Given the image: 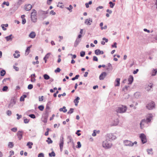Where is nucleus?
Instances as JSON below:
<instances>
[{"label": "nucleus", "instance_id": "16", "mask_svg": "<svg viewBox=\"0 0 157 157\" xmlns=\"http://www.w3.org/2000/svg\"><path fill=\"white\" fill-rule=\"evenodd\" d=\"M95 53L96 55H99L103 54L104 52L103 51H101L99 49H97L95 50Z\"/></svg>", "mask_w": 157, "mask_h": 157}, {"label": "nucleus", "instance_id": "61", "mask_svg": "<svg viewBox=\"0 0 157 157\" xmlns=\"http://www.w3.org/2000/svg\"><path fill=\"white\" fill-rule=\"evenodd\" d=\"M13 68L15 70L17 71L19 70V68L17 67H16L15 66H13Z\"/></svg>", "mask_w": 157, "mask_h": 157}, {"label": "nucleus", "instance_id": "32", "mask_svg": "<svg viewBox=\"0 0 157 157\" xmlns=\"http://www.w3.org/2000/svg\"><path fill=\"white\" fill-rule=\"evenodd\" d=\"M44 77L45 79L48 80L50 78V77L47 74H44Z\"/></svg>", "mask_w": 157, "mask_h": 157}, {"label": "nucleus", "instance_id": "56", "mask_svg": "<svg viewBox=\"0 0 157 157\" xmlns=\"http://www.w3.org/2000/svg\"><path fill=\"white\" fill-rule=\"evenodd\" d=\"M44 99V97L43 96H42L41 97H39V101H42Z\"/></svg>", "mask_w": 157, "mask_h": 157}, {"label": "nucleus", "instance_id": "22", "mask_svg": "<svg viewBox=\"0 0 157 157\" xmlns=\"http://www.w3.org/2000/svg\"><path fill=\"white\" fill-rule=\"evenodd\" d=\"M152 84L151 83H150L149 85H148L146 87V89L147 90H151V89L152 88Z\"/></svg>", "mask_w": 157, "mask_h": 157}, {"label": "nucleus", "instance_id": "21", "mask_svg": "<svg viewBox=\"0 0 157 157\" xmlns=\"http://www.w3.org/2000/svg\"><path fill=\"white\" fill-rule=\"evenodd\" d=\"M5 38L7 41H9L10 40H11L13 38L12 35L11 34L8 36L6 37Z\"/></svg>", "mask_w": 157, "mask_h": 157}, {"label": "nucleus", "instance_id": "18", "mask_svg": "<svg viewBox=\"0 0 157 157\" xmlns=\"http://www.w3.org/2000/svg\"><path fill=\"white\" fill-rule=\"evenodd\" d=\"M32 8V5L30 4L26 5L25 6V9L27 11L30 10Z\"/></svg>", "mask_w": 157, "mask_h": 157}, {"label": "nucleus", "instance_id": "52", "mask_svg": "<svg viewBox=\"0 0 157 157\" xmlns=\"http://www.w3.org/2000/svg\"><path fill=\"white\" fill-rule=\"evenodd\" d=\"M36 81L35 78L31 77V81L33 82H34Z\"/></svg>", "mask_w": 157, "mask_h": 157}, {"label": "nucleus", "instance_id": "7", "mask_svg": "<svg viewBox=\"0 0 157 157\" xmlns=\"http://www.w3.org/2000/svg\"><path fill=\"white\" fill-rule=\"evenodd\" d=\"M16 98L14 97H12L10 100V102L9 105V107L13 106L16 103Z\"/></svg>", "mask_w": 157, "mask_h": 157}, {"label": "nucleus", "instance_id": "48", "mask_svg": "<svg viewBox=\"0 0 157 157\" xmlns=\"http://www.w3.org/2000/svg\"><path fill=\"white\" fill-rule=\"evenodd\" d=\"M8 116H10L12 114L11 111L10 110H8L6 112Z\"/></svg>", "mask_w": 157, "mask_h": 157}, {"label": "nucleus", "instance_id": "13", "mask_svg": "<svg viewBox=\"0 0 157 157\" xmlns=\"http://www.w3.org/2000/svg\"><path fill=\"white\" fill-rule=\"evenodd\" d=\"M107 74L105 72H102L100 75L99 78L100 80H102L104 79L105 78Z\"/></svg>", "mask_w": 157, "mask_h": 157}, {"label": "nucleus", "instance_id": "50", "mask_svg": "<svg viewBox=\"0 0 157 157\" xmlns=\"http://www.w3.org/2000/svg\"><path fill=\"white\" fill-rule=\"evenodd\" d=\"M30 117H31V118L34 119L36 118L35 116V115L33 114H30L29 116Z\"/></svg>", "mask_w": 157, "mask_h": 157}, {"label": "nucleus", "instance_id": "27", "mask_svg": "<svg viewBox=\"0 0 157 157\" xmlns=\"http://www.w3.org/2000/svg\"><path fill=\"white\" fill-rule=\"evenodd\" d=\"M60 111H63L64 113H66L67 111V109H66V107L65 106H63L62 108H61L59 109Z\"/></svg>", "mask_w": 157, "mask_h": 157}, {"label": "nucleus", "instance_id": "6", "mask_svg": "<svg viewBox=\"0 0 157 157\" xmlns=\"http://www.w3.org/2000/svg\"><path fill=\"white\" fill-rule=\"evenodd\" d=\"M146 107L147 109L151 110L155 108V104L153 101H151L147 105Z\"/></svg>", "mask_w": 157, "mask_h": 157}, {"label": "nucleus", "instance_id": "10", "mask_svg": "<svg viewBox=\"0 0 157 157\" xmlns=\"http://www.w3.org/2000/svg\"><path fill=\"white\" fill-rule=\"evenodd\" d=\"M23 135V132L22 131H18L17 132V136L19 140H21V139L22 138Z\"/></svg>", "mask_w": 157, "mask_h": 157}, {"label": "nucleus", "instance_id": "39", "mask_svg": "<svg viewBox=\"0 0 157 157\" xmlns=\"http://www.w3.org/2000/svg\"><path fill=\"white\" fill-rule=\"evenodd\" d=\"M152 149H150L147 150V152L149 154H151L152 153Z\"/></svg>", "mask_w": 157, "mask_h": 157}, {"label": "nucleus", "instance_id": "15", "mask_svg": "<svg viewBox=\"0 0 157 157\" xmlns=\"http://www.w3.org/2000/svg\"><path fill=\"white\" fill-rule=\"evenodd\" d=\"M20 52L17 51H15V53L13 54V56L15 58H18L20 56V54H19Z\"/></svg>", "mask_w": 157, "mask_h": 157}, {"label": "nucleus", "instance_id": "25", "mask_svg": "<svg viewBox=\"0 0 157 157\" xmlns=\"http://www.w3.org/2000/svg\"><path fill=\"white\" fill-rule=\"evenodd\" d=\"M80 99V98L78 97H77L74 100V102L75 103V105L76 106L78 105V104L79 102L78 101Z\"/></svg>", "mask_w": 157, "mask_h": 157}, {"label": "nucleus", "instance_id": "1", "mask_svg": "<svg viewBox=\"0 0 157 157\" xmlns=\"http://www.w3.org/2000/svg\"><path fill=\"white\" fill-rule=\"evenodd\" d=\"M152 119V116L151 115H150L149 117L147 118L146 119H143L142 120L140 123V128L141 129H143L144 128L145 125L147 124L148 122H150Z\"/></svg>", "mask_w": 157, "mask_h": 157}, {"label": "nucleus", "instance_id": "44", "mask_svg": "<svg viewBox=\"0 0 157 157\" xmlns=\"http://www.w3.org/2000/svg\"><path fill=\"white\" fill-rule=\"evenodd\" d=\"M79 75H77L75 76V77L73 78H72V80H74L76 79H78V78L79 77Z\"/></svg>", "mask_w": 157, "mask_h": 157}, {"label": "nucleus", "instance_id": "14", "mask_svg": "<svg viewBox=\"0 0 157 157\" xmlns=\"http://www.w3.org/2000/svg\"><path fill=\"white\" fill-rule=\"evenodd\" d=\"M120 79L119 78L116 79L114 82V85L115 86H120Z\"/></svg>", "mask_w": 157, "mask_h": 157}, {"label": "nucleus", "instance_id": "60", "mask_svg": "<svg viewBox=\"0 0 157 157\" xmlns=\"http://www.w3.org/2000/svg\"><path fill=\"white\" fill-rule=\"evenodd\" d=\"M112 47H114L115 48H117V43L116 42H115L112 45Z\"/></svg>", "mask_w": 157, "mask_h": 157}, {"label": "nucleus", "instance_id": "55", "mask_svg": "<svg viewBox=\"0 0 157 157\" xmlns=\"http://www.w3.org/2000/svg\"><path fill=\"white\" fill-rule=\"evenodd\" d=\"M29 121V120L28 119H25L24 120V122L25 123H28Z\"/></svg>", "mask_w": 157, "mask_h": 157}, {"label": "nucleus", "instance_id": "11", "mask_svg": "<svg viewBox=\"0 0 157 157\" xmlns=\"http://www.w3.org/2000/svg\"><path fill=\"white\" fill-rule=\"evenodd\" d=\"M64 144V139L63 137L60 139V142L59 143V147L61 151H62L63 150V148Z\"/></svg>", "mask_w": 157, "mask_h": 157}, {"label": "nucleus", "instance_id": "53", "mask_svg": "<svg viewBox=\"0 0 157 157\" xmlns=\"http://www.w3.org/2000/svg\"><path fill=\"white\" fill-rule=\"evenodd\" d=\"M44 155L43 153H40L38 155V157H44Z\"/></svg>", "mask_w": 157, "mask_h": 157}, {"label": "nucleus", "instance_id": "26", "mask_svg": "<svg viewBox=\"0 0 157 157\" xmlns=\"http://www.w3.org/2000/svg\"><path fill=\"white\" fill-rule=\"evenodd\" d=\"M33 145V143L32 142H29L27 144V146H28L29 148L31 149L32 148V146Z\"/></svg>", "mask_w": 157, "mask_h": 157}, {"label": "nucleus", "instance_id": "51", "mask_svg": "<svg viewBox=\"0 0 157 157\" xmlns=\"http://www.w3.org/2000/svg\"><path fill=\"white\" fill-rule=\"evenodd\" d=\"M66 95V94L65 93H63L62 94H59L58 95V96L59 98H60L61 97V96H65Z\"/></svg>", "mask_w": 157, "mask_h": 157}, {"label": "nucleus", "instance_id": "43", "mask_svg": "<svg viewBox=\"0 0 157 157\" xmlns=\"http://www.w3.org/2000/svg\"><path fill=\"white\" fill-rule=\"evenodd\" d=\"M8 87L7 86H5L3 87L2 89V90L4 91H6L7 90Z\"/></svg>", "mask_w": 157, "mask_h": 157}, {"label": "nucleus", "instance_id": "23", "mask_svg": "<svg viewBox=\"0 0 157 157\" xmlns=\"http://www.w3.org/2000/svg\"><path fill=\"white\" fill-rule=\"evenodd\" d=\"M157 72V70L156 69H153L152 71L151 75L152 76H155L156 75Z\"/></svg>", "mask_w": 157, "mask_h": 157}, {"label": "nucleus", "instance_id": "9", "mask_svg": "<svg viewBox=\"0 0 157 157\" xmlns=\"http://www.w3.org/2000/svg\"><path fill=\"white\" fill-rule=\"evenodd\" d=\"M93 22L91 18H89L85 20V23L88 25H90Z\"/></svg>", "mask_w": 157, "mask_h": 157}, {"label": "nucleus", "instance_id": "63", "mask_svg": "<svg viewBox=\"0 0 157 157\" xmlns=\"http://www.w3.org/2000/svg\"><path fill=\"white\" fill-rule=\"evenodd\" d=\"M16 115L18 117L17 118V119H19L22 116L21 115H19L18 114H17Z\"/></svg>", "mask_w": 157, "mask_h": 157}, {"label": "nucleus", "instance_id": "37", "mask_svg": "<svg viewBox=\"0 0 157 157\" xmlns=\"http://www.w3.org/2000/svg\"><path fill=\"white\" fill-rule=\"evenodd\" d=\"M51 55V53H47L44 57V59H45V58H47V59H48L49 57Z\"/></svg>", "mask_w": 157, "mask_h": 157}, {"label": "nucleus", "instance_id": "33", "mask_svg": "<svg viewBox=\"0 0 157 157\" xmlns=\"http://www.w3.org/2000/svg\"><path fill=\"white\" fill-rule=\"evenodd\" d=\"M57 6L60 8H63L64 7V5L62 3H59Z\"/></svg>", "mask_w": 157, "mask_h": 157}, {"label": "nucleus", "instance_id": "2", "mask_svg": "<svg viewBox=\"0 0 157 157\" xmlns=\"http://www.w3.org/2000/svg\"><path fill=\"white\" fill-rule=\"evenodd\" d=\"M32 11L31 16V19L33 22H35L37 21V12L34 9Z\"/></svg>", "mask_w": 157, "mask_h": 157}, {"label": "nucleus", "instance_id": "47", "mask_svg": "<svg viewBox=\"0 0 157 157\" xmlns=\"http://www.w3.org/2000/svg\"><path fill=\"white\" fill-rule=\"evenodd\" d=\"M33 87V86L32 84H29L28 86V88L29 89H31Z\"/></svg>", "mask_w": 157, "mask_h": 157}, {"label": "nucleus", "instance_id": "57", "mask_svg": "<svg viewBox=\"0 0 157 157\" xmlns=\"http://www.w3.org/2000/svg\"><path fill=\"white\" fill-rule=\"evenodd\" d=\"M103 8V6H100L97 8L96 10L98 11V10L99 9H102Z\"/></svg>", "mask_w": 157, "mask_h": 157}, {"label": "nucleus", "instance_id": "54", "mask_svg": "<svg viewBox=\"0 0 157 157\" xmlns=\"http://www.w3.org/2000/svg\"><path fill=\"white\" fill-rule=\"evenodd\" d=\"M93 60L94 61H97L98 59L97 57L96 56H94L93 58Z\"/></svg>", "mask_w": 157, "mask_h": 157}, {"label": "nucleus", "instance_id": "42", "mask_svg": "<svg viewBox=\"0 0 157 157\" xmlns=\"http://www.w3.org/2000/svg\"><path fill=\"white\" fill-rule=\"evenodd\" d=\"M80 54L81 57H83L85 55V52L82 51L80 52Z\"/></svg>", "mask_w": 157, "mask_h": 157}, {"label": "nucleus", "instance_id": "5", "mask_svg": "<svg viewBox=\"0 0 157 157\" xmlns=\"http://www.w3.org/2000/svg\"><path fill=\"white\" fill-rule=\"evenodd\" d=\"M140 137L141 140L143 144H144L147 142V140L146 138V136L143 133L140 134Z\"/></svg>", "mask_w": 157, "mask_h": 157}, {"label": "nucleus", "instance_id": "20", "mask_svg": "<svg viewBox=\"0 0 157 157\" xmlns=\"http://www.w3.org/2000/svg\"><path fill=\"white\" fill-rule=\"evenodd\" d=\"M133 78L132 76L130 75L128 78V81L129 82L128 84H131L133 82Z\"/></svg>", "mask_w": 157, "mask_h": 157}, {"label": "nucleus", "instance_id": "38", "mask_svg": "<svg viewBox=\"0 0 157 157\" xmlns=\"http://www.w3.org/2000/svg\"><path fill=\"white\" fill-rule=\"evenodd\" d=\"M109 4L110 5V7L111 8H113L114 5H115V3H113L112 2H109Z\"/></svg>", "mask_w": 157, "mask_h": 157}, {"label": "nucleus", "instance_id": "31", "mask_svg": "<svg viewBox=\"0 0 157 157\" xmlns=\"http://www.w3.org/2000/svg\"><path fill=\"white\" fill-rule=\"evenodd\" d=\"M6 73L5 70H2L0 72V75L1 76H4L6 74Z\"/></svg>", "mask_w": 157, "mask_h": 157}, {"label": "nucleus", "instance_id": "28", "mask_svg": "<svg viewBox=\"0 0 157 157\" xmlns=\"http://www.w3.org/2000/svg\"><path fill=\"white\" fill-rule=\"evenodd\" d=\"M6 5L7 6H9V3L8 2H4L2 5V7L3 8L4 7V5Z\"/></svg>", "mask_w": 157, "mask_h": 157}, {"label": "nucleus", "instance_id": "19", "mask_svg": "<svg viewBox=\"0 0 157 157\" xmlns=\"http://www.w3.org/2000/svg\"><path fill=\"white\" fill-rule=\"evenodd\" d=\"M36 36V34L34 32H32L29 35V37L31 38H34Z\"/></svg>", "mask_w": 157, "mask_h": 157}, {"label": "nucleus", "instance_id": "30", "mask_svg": "<svg viewBox=\"0 0 157 157\" xmlns=\"http://www.w3.org/2000/svg\"><path fill=\"white\" fill-rule=\"evenodd\" d=\"M27 97V96L26 95H23L20 98V100L21 101H23L24 100V99Z\"/></svg>", "mask_w": 157, "mask_h": 157}, {"label": "nucleus", "instance_id": "29", "mask_svg": "<svg viewBox=\"0 0 157 157\" xmlns=\"http://www.w3.org/2000/svg\"><path fill=\"white\" fill-rule=\"evenodd\" d=\"M73 7L71 5H70L69 6V7H66V8L69 10V11L71 12L72 11V9H73Z\"/></svg>", "mask_w": 157, "mask_h": 157}, {"label": "nucleus", "instance_id": "59", "mask_svg": "<svg viewBox=\"0 0 157 157\" xmlns=\"http://www.w3.org/2000/svg\"><path fill=\"white\" fill-rule=\"evenodd\" d=\"M1 27H2L3 30H6V28H5V27H4V24H2L1 25Z\"/></svg>", "mask_w": 157, "mask_h": 157}, {"label": "nucleus", "instance_id": "24", "mask_svg": "<svg viewBox=\"0 0 157 157\" xmlns=\"http://www.w3.org/2000/svg\"><path fill=\"white\" fill-rule=\"evenodd\" d=\"M32 45L30 46L27 47V48L26 51H25V54H27V55H28L30 52V49L31 47H32Z\"/></svg>", "mask_w": 157, "mask_h": 157}, {"label": "nucleus", "instance_id": "49", "mask_svg": "<svg viewBox=\"0 0 157 157\" xmlns=\"http://www.w3.org/2000/svg\"><path fill=\"white\" fill-rule=\"evenodd\" d=\"M11 130L13 132H17V128L16 127H15L11 129Z\"/></svg>", "mask_w": 157, "mask_h": 157}, {"label": "nucleus", "instance_id": "41", "mask_svg": "<svg viewBox=\"0 0 157 157\" xmlns=\"http://www.w3.org/2000/svg\"><path fill=\"white\" fill-rule=\"evenodd\" d=\"M13 144L12 142H10L9 143L8 146L10 148H12L13 147Z\"/></svg>", "mask_w": 157, "mask_h": 157}, {"label": "nucleus", "instance_id": "17", "mask_svg": "<svg viewBox=\"0 0 157 157\" xmlns=\"http://www.w3.org/2000/svg\"><path fill=\"white\" fill-rule=\"evenodd\" d=\"M82 37L81 34H80L78 35V39H77L75 42V45L77 46L79 43L80 41V40L79 39V38H80Z\"/></svg>", "mask_w": 157, "mask_h": 157}, {"label": "nucleus", "instance_id": "58", "mask_svg": "<svg viewBox=\"0 0 157 157\" xmlns=\"http://www.w3.org/2000/svg\"><path fill=\"white\" fill-rule=\"evenodd\" d=\"M26 22V20L25 19H22V23L23 24H24Z\"/></svg>", "mask_w": 157, "mask_h": 157}, {"label": "nucleus", "instance_id": "46", "mask_svg": "<svg viewBox=\"0 0 157 157\" xmlns=\"http://www.w3.org/2000/svg\"><path fill=\"white\" fill-rule=\"evenodd\" d=\"M77 145L76 146L77 148H80L81 147V145L80 142L79 141L77 142Z\"/></svg>", "mask_w": 157, "mask_h": 157}, {"label": "nucleus", "instance_id": "36", "mask_svg": "<svg viewBox=\"0 0 157 157\" xmlns=\"http://www.w3.org/2000/svg\"><path fill=\"white\" fill-rule=\"evenodd\" d=\"M38 108L39 109L40 111H43L44 108V106L42 105H40L38 106Z\"/></svg>", "mask_w": 157, "mask_h": 157}, {"label": "nucleus", "instance_id": "40", "mask_svg": "<svg viewBox=\"0 0 157 157\" xmlns=\"http://www.w3.org/2000/svg\"><path fill=\"white\" fill-rule=\"evenodd\" d=\"M74 111V109L72 108H71L69 111L67 112L68 114H71L73 113Z\"/></svg>", "mask_w": 157, "mask_h": 157}, {"label": "nucleus", "instance_id": "62", "mask_svg": "<svg viewBox=\"0 0 157 157\" xmlns=\"http://www.w3.org/2000/svg\"><path fill=\"white\" fill-rule=\"evenodd\" d=\"M96 130H94L93 133L92 134V136H96Z\"/></svg>", "mask_w": 157, "mask_h": 157}, {"label": "nucleus", "instance_id": "64", "mask_svg": "<svg viewBox=\"0 0 157 157\" xmlns=\"http://www.w3.org/2000/svg\"><path fill=\"white\" fill-rule=\"evenodd\" d=\"M138 71H139L138 69H136V70L134 71L133 72V74H136L137 73V72Z\"/></svg>", "mask_w": 157, "mask_h": 157}, {"label": "nucleus", "instance_id": "8", "mask_svg": "<svg viewBox=\"0 0 157 157\" xmlns=\"http://www.w3.org/2000/svg\"><path fill=\"white\" fill-rule=\"evenodd\" d=\"M107 137L108 138L109 140H114L116 138V136L112 133L107 134Z\"/></svg>", "mask_w": 157, "mask_h": 157}, {"label": "nucleus", "instance_id": "45", "mask_svg": "<svg viewBox=\"0 0 157 157\" xmlns=\"http://www.w3.org/2000/svg\"><path fill=\"white\" fill-rule=\"evenodd\" d=\"M60 71V69L59 67H58L55 70V73L59 72Z\"/></svg>", "mask_w": 157, "mask_h": 157}, {"label": "nucleus", "instance_id": "35", "mask_svg": "<svg viewBox=\"0 0 157 157\" xmlns=\"http://www.w3.org/2000/svg\"><path fill=\"white\" fill-rule=\"evenodd\" d=\"M49 155L50 157H54L56 155L55 152L54 151H52L51 153H49Z\"/></svg>", "mask_w": 157, "mask_h": 157}, {"label": "nucleus", "instance_id": "4", "mask_svg": "<svg viewBox=\"0 0 157 157\" xmlns=\"http://www.w3.org/2000/svg\"><path fill=\"white\" fill-rule=\"evenodd\" d=\"M124 144L127 146H132L134 145V144H136L137 142L136 141H135L133 143H132L130 141L128 140H125L124 141Z\"/></svg>", "mask_w": 157, "mask_h": 157}, {"label": "nucleus", "instance_id": "34", "mask_svg": "<svg viewBox=\"0 0 157 157\" xmlns=\"http://www.w3.org/2000/svg\"><path fill=\"white\" fill-rule=\"evenodd\" d=\"M46 141L48 142V144H52V141L51 140L50 138L48 137V140Z\"/></svg>", "mask_w": 157, "mask_h": 157}, {"label": "nucleus", "instance_id": "12", "mask_svg": "<svg viewBox=\"0 0 157 157\" xmlns=\"http://www.w3.org/2000/svg\"><path fill=\"white\" fill-rule=\"evenodd\" d=\"M102 146L104 147L105 148H108L111 147V146L106 141H104L103 142Z\"/></svg>", "mask_w": 157, "mask_h": 157}, {"label": "nucleus", "instance_id": "3", "mask_svg": "<svg viewBox=\"0 0 157 157\" xmlns=\"http://www.w3.org/2000/svg\"><path fill=\"white\" fill-rule=\"evenodd\" d=\"M127 109V107L126 106L121 105L120 106L118 107L116 110V111L117 113H124L126 112Z\"/></svg>", "mask_w": 157, "mask_h": 157}]
</instances>
